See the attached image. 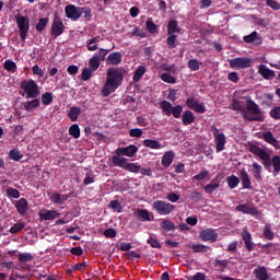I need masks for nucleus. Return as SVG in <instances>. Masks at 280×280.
Instances as JSON below:
<instances>
[{
    "label": "nucleus",
    "instance_id": "f257e3e1",
    "mask_svg": "<svg viewBox=\"0 0 280 280\" xmlns=\"http://www.w3.org/2000/svg\"><path fill=\"white\" fill-rule=\"evenodd\" d=\"M229 108L231 110H236L237 113H241L246 121H266V116L264 115L261 108L257 103H255V101L250 98L247 100L246 107L242 105V102H240V100L234 98L232 100ZM246 110L249 114H247Z\"/></svg>",
    "mask_w": 280,
    "mask_h": 280
},
{
    "label": "nucleus",
    "instance_id": "4be33fe9",
    "mask_svg": "<svg viewBox=\"0 0 280 280\" xmlns=\"http://www.w3.org/2000/svg\"><path fill=\"white\" fill-rule=\"evenodd\" d=\"M262 139L266 141V143H269V145H272L276 150H280V143L277 138L272 135V131H267L262 133Z\"/></svg>",
    "mask_w": 280,
    "mask_h": 280
},
{
    "label": "nucleus",
    "instance_id": "412c9836",
    "mask_svg": "<svg viewBox=\"0 0 280 280\" xmlns=\"http://www.w3.org/2000/svg\"><path fill=\"white\" fill-rule=\"evenodd\" d=\"M38 215L39 220H57L60 217V212L56 210H40Z\"/></svg>",
    "mask_w": 280,
    "mask_h": 280
},
{
    "label": "nucleus",
    "instance_id": "473e14b6",
    "mask_svg": "<svg viewBox=\"0 0 280 280\" xmlns=\"http://www.w3.org/2000/svg\"><path fill=\"white\" fill-rule=\"evenodd\" d=\"M245 43H256V45H261V37H259V34L257 31H254L252 34L244 36Z\"/></svg>",
    "mask_w": 280,
    "mask_h": 280
},
{
    "label": "nucleus",
    "instance_id": "393cba45",
    "mask_svg": "<svg viewBox=\"0 0 280 280\" xmlns=\"http://www.w3.org/2000/svg\"><path fill=\"white\" fill-rule=\"evenodd\" d=\"M252 170H253L254 180H256L257 183H261L262 180L261 172H264V167L261 166V164L254 162L252 164Z\"/></svg>",
    "mask_w": 280,
    "mask_h": 280
},
{
    "label": "nucleus",
    "instance_id": "69168bd1",
    "mask_svg": "<svg viewBox=\"0 0 280 280\" xmlns=\"http://www.w3.org/2000/svg\"><path fill=\"white\" fill-rule=\"evenodd\" d=\"M206 279H207V275H205L202 272H197L194 276L187 277V280H206Z\"/></svg>",
    "mask_w": 280,
    "mask_h": 280
},
{
    "label": "nucleus",
    "instance_id": "a211bd4d",
    "mask_svg": "<svg viewBox=\"0 0 280 280\" xmlns=\"http://www.w3.org/2000/svg\"><path fill=\"white\" fill-rule=\"evenodd\" d=\"M240 178L243 189H253V182L250 180V175H248L246 168L241 170Z\"/></svg>",
    "mask_w": 280,
    "mask_h": 280
},
{
    "label": "nucleus",
    "instance_id": "a18cd8bd",
    "mask_svg": "<svg viewBox=\"0 0 280 280\" xmlns=\"http://www.w3.org/2000/svg\"><path fill=\"white\" fill-rule=\"evenodd\" d=\"M147 30L150 34H156L159 32V26L154 24V21H152V18H149L145 22Z\"/></svg>",
    "mask_w": 280,
    "mask_h": 280
},
{
    "label": "nucleus",
    "instance_id": "f8f14e48",
    "mask_svg": "<svg viewBox=\"0 0 280 280\" xmlns=\"http://www.w3.org/2000/svg\"><path fill=\"white\" fill-rule=\"evenodd\" d=\"M82 7H75L73 4H68L65 8L67 19H71V21H78L82 16Z\"/></svg>",
    "mask_w": 280,
    "mask_h": 280
},
{
    "label": "nucleus",
    "instance_id": "c03bdc74",
    "mask_svg": "<svg viewBox=\"0 0 280 280\" xmlns=\"http://www.w3.org/2000/svg\"><path fill=\"white\" fill-rule=\"evenodd\" d=\"M262 234L265 240H269V241L275 240V232H272V225L270 224L265 225Z\"/></svg>",
    "mask_w": 280,
    "mask_h": 280
},
{
    "label": "nucleus",
    "instance_id": "e433bc0d",
    "mask_svg": "<svg viewBox=\"0 0 280 280\" xmlns=\"http://www.w3.org/2000/svg\"><path fill=\"white\" fill-rule=\"evenodd\" d=\"M147 71H148V69L145 68V66H139L138 69L133 73L132 81L139 82L141 80V78H143V75H145Z\"/></svg>",
    "mask_w": 280,
    "mask_h": 280
},
{
    "label": "nucleus",
    "instance_id": "a878e982",
    "mask_svg": "<svg viewBox=\"0 0 280 280\" xmlns=\"http://www.w3.org/2000/svg\"><path fill=\"white\" fill-rule=\"evenodd\" d=\"M69 198H71V195H60L59 192H55L50 196V200L54 205H65Z\"/></svg>",
    "mask_w": 280,
    "mask_h": 280
},
{
    "label": "nucleus",
    "instance_id": "1a4fd4ad",
    "mask_svg": "<svg viewBox=\"0 0 280 280\" xmlns=\"http://www.w3.org/2000/svg\"><path fill=\"white\" fill-rule=\"evenodd\" d=\"M152 207L160 215H170L176 209V206L163 200L154 201Z\"/></svg>",
    "mask_w": 280,
    "mask_h": 280
},
{
    "label": "nucleus",
    "instance_id": "ddd939ff",
    "mask_svg": "<svg viewBox=\"0 0 280 280\" xmlns=\"http://www.w3.org/2000/svg\"><path fill=\"white\" fill-rule=\"evenodd\" d=\"M186 106L190 108V110H195V113H199L200 115L207 113L205 104L198 103V101L194 100V97L187 98Z\"/></svg>",
    "mask_w": 280,
    "mask_h": 280
},
{
    "label": "nucleus",
    "instance_id": "6e6552de",
    "mask_svg": "<svg viewBox=\"0 0 280 280\" xmlns=\"http://www.w3.org/2000/svg\"><path fill=\"white\" fill-rule=\"evenodd\" d=\"M65 23L62 22V19H60V15L58 13H55L52 24L50 27V34L55 38H58V36H62L65 34Z\"/></svg>",
    "mask_w": 280,
    "mask_h": 280
},
{
    "label": "nucleus",
    "instance_id": "49530a36",
    "mask_svg": "<svg viewBox=\"0 0 280 280\" xmlns=\"http://www.w3.org/2000/svg\"><path fill=\"white\" fill-rule=\"evenodd\" d=\"M23 229H25V223L18 222L10 228L9 233H11L12 235H16V233H21Z\"/></svg>",
    "mask_w": 280,
    "mask_h": 280
},
{
    "label": "nucleus",
    "instance_id": "5701e85b",
    "mask_svg": "<svg viewBox=\"0 0 280 280\" xmlns=\"http://www.w3.org/2000/svg\"><path fill=\"white\" fill-rule=\"evenodd\" d=\"M258 73H260L264 80H272V78H276L275 70H270L266 65L258 67Z\"/></svg>",
    "mask_w": 280,
    "mask_h": 280
},
{
    "label": "nucleus",
    "instance_id": "bf43d9fd",
    "mask_svg": "<svg viewBox=\"0 0 280 280\" xmlns=\"http://www.w3.org/2000/svg\"><path fill=\"white\" fill-rule=\"evenodd\" d=\"M7 196L9 198L19 199V198H21V192L19 191V189L10 187L7 189Z\"/></svg>",
    "mask_w": 280,
    "mask_h": 280
},
{
    "label": "nucleus",
    "instance_id": "72a5a7b5",
    "mask_svg": "<svg viewBox=\"0 0 280 280\" xmlns=\"http://www.w3.org/2000/svg\"><path fill=\"white\" fill-rule=\"evenodd\" d=\"M82 115V109L78 106H72L69 109L68 117L71 121H78V118Z\"/></svg>",
    "mask_w": 280,
    "mask_h": 280
},
{
    "label": "nucleus",
    "instance_id": "4c0bfd02",
    "mask_svg": "<svg viewBox=\"0 0 280 280\" xmlns=\"http://www.w3.org/2000/svg\"><path fill=\"white\" fill-rule=\"evenodd\" d=\"M89 65H90L91 71H97V69H100V65H102V60L100 59V57L97 56V54H95V55L89 60Z\"/></svg>",
    "mask_w": 280,
    "mask_h": 280
},
{
    "label": "nucleus",
    "instance_id": "423d86ee",
    "mask_svg": "<svg viewBox=\"0 0 280 280\" xmlns=\"http://www.w3.org/2000/svg\"><path fill=\"white\" fill-rule=\"evenodd\" d=\"M160 108L164 115L170 117V115H173L175 119H180V115L183 114V105H176L172 106V103L170 101H162L160 103Z\"/></svg>",
    "mask_w": 280,
    "mask_h": 280
},
{
    "label": "nucleus",
    "instance_id": "f704fd0d",
    "mask_svg": "<svg viewBox=\"0 0 280 280\" xmlns=\"http://www.w3.org/2000/svg\"><path fill=\"white\" fill-rule=\"evenodd\" d=\"M174 163V152L173 151H167L164 153L162 158V165L164 167H170Z\"/></svg>",
    "mask_w": 280,
    "mask_h": 280
},
{
    "label": "nucleus",
    "instance_id": "8fccbe9b",
    "mask_svg": "<svg viewBox=\"0 0 280 280\" xmlns=\"http://www.w3.org/2000/svg\"><path fill=\"white\" fill-rule=\"evenodd\" d=\"M34 255L31 253H20L19 254V261L20 264H27V261H33Z\"/></svg>",
    "mask_w": 280,
    "mask_h": 280
},
{
    "label": "nucleus",
    "instance_id": "2f4dec72",
    "mask_svg": "<svg viewBox=\"0 0 280 280\" xmlns=\"http://www.w3.org/2000/svg\"><path fill=\"white\" fill-rule=\"evenodd\" d=\"M102 40V37L95 36L86 40L88 51H97V44Z\"/></svg>",
    "mask_w": 280,
    "mask_h": 280
},
{
    "label": "nucleus",
    "instance_id": "6e6d98bb",
    "mask_svg": "<svg viewBox=\"0 0 280 280\" xmlns=\"http://www.w3.org/2000/svg\"><path fill=\"white\" fill-rule=\"evenodd\" d=\"M176 40H178V35H168V37L166 38L168 49H176Z\"/></svg>",
    "mask_w": 280,
    "mask_h": 280
},
{
    "label": "nucleus",
    "instance_id": "f03ea898",
    "mask_svg": "<svg viewBox=\"0 0 280 280\" xmlns=\"http://www.w3.org/2000/svg\"><path fill=\"white\" fill-rule=\"evenodd\" d=\"M124 69L121 68H110L107 70L106 82L102 89V94L104 97H108L110 93H115L119 86H121V82H124Z\"/></svg>",
    "mask_w": 280,
    "mask_h": 280
},
{
    "label": "nucleus",
    "instance_id": "de8ad7c7",
    "mask_svg": "<svg viewBox=\"0 0 280 280\" xmlns=\"http://www.w3.org/2000/svg\"><path fill=\"white\" fill-rule=\"evenodd\" d=\"M9 159L11 161L19 162L21 161V159H23V155L21 154V151H19L18 149H12L9 151Z\"/></svg>",
    "mask_w": 280,
    "mask_h": 280
},
{
    "label": "nucleus",
    "instance_id": "052dcab7",
    "mask_svg": "<svg viewBox=\"0 0 280 280\" xmlns=\"http://www.w3.org/2000/svg\"><path fill=\"white\" fill-rule=\"evenodd\" d=\"M91 75H93V70H91L89 68H84L81 73V80L83 82H86V81L91 80Z\"/></svg>",
    "mask_w": 280,
    "mask_h": 280
},
{
    "label": "nucleus",
    "instance_id": "58836bf2",
    "mask_svg": "<svg viewBox=\"0 0 280 280\" xmlns=\"http://www.w3.org/2000/svg\"><path fill=\"white\" fill-rule=\"evenodd\" d=\"M188 248H191L195 253H207L208 250H211V247L202 244H189Z\"/></svg>",
    "mask_w": 280,
    "mask_h": 280
},
{
    "label": "nucleus",
    "instance_id": "c85d7f7f",
    "mask_svg": "<svg viewBox=\"0 0 280 280\" xmlns=\"http://www.w3.org/2000/svg\"><path fill=\"white\" fill-rule=\"evenodd\" d=\"M23 106L24 110H26L27 113H32L34 108H38L40 106V100L34 98L32 101H26L23 103Z\"/></svg>",
    "mask_w": 280,
    "mask_h": 280
},
{
    "label": "nucleus",
    "instance_id": "338daca9",
    "mask_svg": "<svg viewBox=\"0 0 280 280\" xmlns=\"http://www.w3.org/2000/svg\"><path fill=\"white\" fill-rule=\"evenodd\" d=\"M266 5L271 8V10H276V11L280 10V3L275 0H267Z\"/></svg>",
    "mask_w": 280,
    "mask_h": 280
},
{
    "label": "nucleus",
    "instance_id": "bb28decb",
    "mask_svg": "<svg viewBox=\"0 0 280 280\" xmlns=\"http://www.w3.org/2000/svg\"><path fill=\"white\" fill-rule=\"evenodd\" d=\"M214 143L217 152H222L224 150V147L226 145V136L221 132L214 138Z\"/></svg>",
    "mask_w": 280,
    "mask_h": 280
},
{
    "label": "nucleus",
    "instance_id": "3c124183",
    "mask_svg": "<svg viewBox=\"0 0 280 280\" xmlns=\"http://www.w3.org/2000/svg\"><path fill=\"white\" fill-rule=\"evenodd\" d=\"M161 81L166 82L167 84H176V77L170 74L168 72H164L161 74Z\"/></svg>",
    "mask_w": 280,
    "mask_h": 280
},
{
    "label": "nucleus",
    "instance_id": "39448f33",
    "mask_svg": "<svg viewBox=\"0 0 280 280\" xmlns=\"http://www.w3.org/2000/svg\"><path fill=\"white\" fill-rule=\"evenodd\" d=\"M22 91L26 95V100H36L40 95V90H38V84L34 80H24L20 84Z\"/></svg>",
    "mask_w": 280,
    "mask_h": 280
},
{
    "label": "nucleus",
    "instance_id": "79ce46f5",
    "mask_svg": "<svg viewBox=\"0 0 280 280\" xmlns=\"http://www.w3.org/2000/svg\"><path fill=\"white\" fill-rule=\"evenodd\" d=\"M160 226L164 230V231H176V224H174L172 222V220L170 219H164L161 223Z\"/></svg>",
    "mask_w": 280,
    "mask_h": 280
},
{
    "label": "nucleus",
    "instance_id": "c9c22d12",
    "mask_svg": "<svg viewBox=\"0 0 280 280\" xmlns=\"http://www.w3.org/2000/svg\"><path fill=\"white\" fill-rule=\"evenodd\" d=\"M214 268H217V270H219V272H225V270L229 268V260L228 259L220 260V259L215 258L214 259Z\"/></svg>",
    "mask_w": 280,
    "mask_h": 280
},
{
    "label": "nucleus",
    "instance_id": "f3484780",
    "mask_svg": "<svg viewBox=\"0 0 280 280\" xmlns=\"http://www.w3.org/2000/svg\"><path fill=\"white\" fill-rule=\"evenodd\" d=\"M124 59V55L119 51L110 52L106 58V65H112L117 67V65H121V60Z\"/></svg>",
    "mask_w": 280,
    "mask_h": 280
},
{
    "label": "nucleus",
    "instance_id": "aec40b11",
    "mask_svg": "<svg viewBox=\"0 0 280 280\" xmlns=\"http://www.w3.org/2000/svg\"><path fill=\"white\" fill-rule=\"evenodd\" d=\"M241 237L245 244L246 250H248V253H253L254 244H253V235L250 234V232H248L247 230H244L241 233Z\"/></svg>",
    "mask_w": 280,
    "mask_h": 280
},
{
    "label": "nucleus",
    "instance_id": "7ed1b4c3",
    "mask_svg": "<svg viewBox=\"0 0 280 280\" xmlns=\"http://www.w3.org/2000/svg\"><path fill=\"white\" fill-rule=\"evenodd\" d=\"M248 151L257 156L258 159H261L262 165L265 170H270V167H273V174L277 176L280 172V156L275 155L272 159H270V153L266 149H261V147L256 144H250Z\"/></svg>",
    "mask_w": 280,
    "mask_h": 280
},
{
    "label": "nucleus",
    "instance_id": "e2e57ef3",
    "mask_svg": "<svg viewBox=\"0 0 280 280\" xmlns=\"http://www.w3.org/2000/svg\"><path fill=\"white\" fill-rule=\"evenodd\" d=\"M143 136V130L139 129V128H133L130 129L129 131V137H133L136 139H139Z\"/></svg>",
    "mask_w": 280,
    "mask_h": 280
},
{
    "label": "nucleus",
    "instance_id": "0e129e2a",
    "mask_svg": "<svg viewBox=\"0 0 280 280\" xmlns=\"http://www.w3.org/2000/svg\"><path fill=\"white\" fill-rule=\"evenodd\" d=\"M209 176V171L203 170L199 174L195 175L192 178L194 180H205Z\"/></svg>",
    "mask_w": 280,
    "mask_h": 280
},
{
    "label": "nucleus",
    "instance_id": "6ab92c4d",
    "mask_svg": "<svg viewBox=\"0 0 280 280\" xmlns=\"http://www.w3.org/2000/svg\"><path fill=\"white\" fill-rule=\"evenodd\" d=\"M235 209L247 215H259V210L255 207H250L248 203L238 205Z\"/></svg>",
    "mask_w": 280,
    "mask_h": 280
},
{
    "label": "nucleus",
    "instance_id": "13d9d810",
    "mask_svg": "<svg viewBox=\"0 0 280 280\" xmlns=\"http://www.w3.org/2000/svg\"><path fill=\"white\" fill-rule=\"evenodd\" d=\"M109 209H113L114 211H117V213H121L124 211V208L121 207V203L119 200H113L108 205Z\"/></svg>",
    "mask_w": 280,
    "mask_h": 280
},
{
    "label": "nucleus",
    "instance_id": "dca6fc26",
    "mask_svg": "<svg viewBox=\"0 0 280 280\" xmlns=\"http://www.w3.org/2000/svg\"><path fill=\"white\" fill-rule=\"evenodd\" d=\"M14 207L20 215H26L27 211H30V203L25 198L14 201Z\"/></svg>",
    "mask_w": 280,
    "mask_h": 280
},
{
    "label": "nucleus",
    "instance_id": "2eb2a0df",
    "mask_svg": "<svg viewBox=\"0 0 280 280\" xmlns=\"http://www.w3.org/2000/svg\"><path fill=\"white\" fill-rule=\"evenodd\" d=\"M136 218L141 222H154V214H152L148 209H138Z\"/></svg>",
    "mask_w": 280,
    "mask_h": 280
},
{
    "label": "nucleus",
    "instance_id": "4468645a",
    "mask_svg": "<svg viewBox=\"0 0 280 280\" xmlns=\"http://www.w3.org/2000/svg\"><path fill=\"white\" fill-rule=\"evenodd\" d=\"M201 242H218V233L213 229L202 230L199 234Z\"/></svg>",
    "mask_w": 280,
    "mask_h": 280
},
{
    "label": "nucleus",
    "instance_id": "680f3d73",
    "mask_svg": "<svg viewBox=\"0 0 280 280\" xmlns=\"http://www.w3.org/2000/svg\"><path fill=\"white\" fill-rule=\"evenodd\" d=\"M93 183H95V175H93V173H86L85 178L83 179V185L86 187L93 185Z\"/></svg>",
    "mask_w": 280,
    "mask_h": 280
},
{
    "label": "nucleus",
    "instance_id": "b1692460",
    "mask_svg": "<svg viewBox=\"0 0 280 280\" xmlns=\"http://www.w3.org/2000/svg\"><path fill=\"white\" fill-rule=\"evenodd\" d=\"M196 121V115L194 112L187 109L182 114V124L183 126H191Z\"/></svg>",
    "mask_w": 280,
    "mask_h": 280
},
{
    "label": "nucleus",
    "instance_id": "9b49d317",
    "mask_svg": "<svg viewBox=\"0 0 280 280\" xmlns=\"http://www.w3.org/2000/svg\"><path fill=\"white\" fill-rule=\"evenodd\" d=\"M114 167H121L126 172H131V174H139L141 172V165L130 163L128 160H118V164H115Z\"/></svg>",
    "mask_w": 280,
    "mask_h": 280
},
{
    "label": "nucleus",
    "instance_id": "ea45409f",
    "mask_svg": "<svg viewBox=\"0 0 280 280\" xmlns=\"http://www.w3.org/2000/svg\"><path fill=\"white\" fill-rule=\"evenodd\" d=\"M219 188H220V182L217 179H212L210 184L203 187L206 194H213V191H215V189H219Z\"/></svg>",
    "mask_w": 280,
    "mask_h": 280
},
{
    "label": "nucleus",
    "instance_id": "20e7f679",
    "mask_svg": "<svg viewBox=\"0 0 280 280\" xmlns=\"http://www.w3.org/2000/svg\"><path fill=\"white\" fill-rule=\"evenodd\" d=\"M139 152V148L135 144H130L128 147H119L115 150V155L110 158V163L112 165H119V161H128L127 158L122 156H128L129 159H132L135 154Z\"/></svg>",
    "mask_w": 280,
    "mask_h": 280
},
{
    "label": "nucleus",
    "instance_id": "0eeeda50",
    "mask_svg": "<svg viewBox=\"0 0 280 280\" xmlns=\"http://www.w3.org/2000/svg\"><path fill=\"white\" fill-rule=\"evenodd\" d=\"M18 27H19V34L22 40L27 39V34L30 32V19L27 16L18 15L15 18Z\"/></svg>",
    "mask_w": 280,
    "mask_h": 280
},
{
    "label": "nucleus",
    "instance_id": "cd10ccee",
    "mask_svg": "<svg viewBox=\"0 0 280 280\" xmlns=\"http://www.w3.org/2000/svg\"><path fill=\"white\" fill-rule=\"evenodd\" d=\"M254 275L258 280L270 279V276L268 275V269H266V267H258L257 269H254Z\"/></svg>",
    "mask_w": 280,
    "mask_h": 280
},
{
    "label": "nucleus",
    "instance_id": "864d4df0",
    "mask_svg": "<svg viewBox=\"0 0 280 280\" xmlns=\"http://www.w3.org/2000/svg\"><path fill=\"white\" fill-rule=\"evenodd\" d=\"M69 135L70 137H73V139H80V126L78 124H73L69 128Z\"/></svg>",
    "mask_w": 280,
    "mask_h": 280
},
{
    "label": "nucleus",
    "instance_id": "37998d69",
    "mask_svg": "<svg viewBox=\"0 0 280 280\" xmlns=\"http://www.w3.org/2000/svg\"><path fill=\"white\" fill-rule=\"evenodd\" d=\"M129 38H132L133 36H137L138 38H145L148 36V33L143 32L141 27L135 26L133 31L131 33H128Z\"/></svg>",
    "mask_w": 280,
    "mask_h": 280
},
{
    "label": "nucleus",
    "instance_id": "4d7b16f0",
    "mask_svg": "<svg viewBox=\"0 0 280 280\" xmlns=\"http://www.w3.org/2000/svg\"><path fill=\"white\" fill-rule=\"evenodd\" d=\"M228 185L230 189H235V187L240 185V178L235 175H231L230 177H228Z\"/></svg>",
    "mask_w": 280,
    "mask_h": 280
},
{
    "label": "nucleus",
    "instance_id": "774afa93",
    "mask_svg": "<svg viewBox=\"0 0 280 280\" xmlns=\"http://www.w3.org/2000/svg\"><path fill=\"white\" fill-rule=\"evenodd\" d=\"M270 117H272V119H280V107L277 106L275 108H272L269 113Z\"/></svg>",
    "mask_w": 280,
    "mask_h": 280
},
{
    "label": "nucleus",
    "instance_id": "c756f323",
    "mask_svg": "<svg viewBox=\"0 0 280 280\" xmlns=\"http://www.w3.org/2000/svg\"><path fill=\"white\" fill-rule=\"evenodd\" d=\"M180 34V26H178V21L171 20L167 24V35Z\"/></svg>",
    "mask_w": 280,
    "mask_h": 280
},
{
    "label": "nucleus",
    "instance_id": "7c9ffc66",
    "mask_svg": "<svg viewBox=\"0 0 280 280\" xmlns=\"http://www.w3.org/2000/svg\"><path fill=\"white\" fill-rule=\"evenodd\" d=\"M142 145H144V148H150V150H161L163 148L161 142L153 139L143 140Z\"/></svg>",
    "mask_w": 280,
    "mask_h": 280
},
{
    "label": "nucleus",
    "instance_id": "603ef678",
    "mask_svg": "<svg viewBox=\"0 0 280 280\" xmlns=\"http://www.w3.org/2000/svg\"><path fill=\"white\" fill-rule=\"evenodd\" d=\"M54 102V94L51 92H46L42 94V104L44 106H49Z\"/></svg>",
    "mask_w": 280,
    "mask_h": 280
},
{
    "label": "nucleus",
    "instance_id": "09e8293b",
    "mask_svg": "<svg viewBox=\"0 0 280 280\" xmlns=\"http://www.w3.org/2000/svg\"><path fill=\"white\" fill-rule=\"evenodd\" d=\"M4 69L5 71H9V73H16V62L8 59L7 61H4Z\"/></svg>",
    "mask_w": 280,
    "mask_h": 280
},
{
    "label": "nucleus",
    "instance_id": "a19ab883",
    "mask_svg": "<svg viewBox=\"0 0 280 280\" xmlns=\"http://www.w3.org/2000/svg\"><path fill=\"white\" fill-rule=\"evenodd\" d=\"M47 25H49V18H40L35 26L36 32H45Z\"/></svg>",
    "mask_w": 280,
    "mask_h": 280
},
{
    "label": "nucleus",
    "instance_id": "5fc2aeb1",
    "mask_svg": "<svg viewBox=\"0 0 280 280\" xmlns=\"http://www.w3.org/2000/svg\"><path fill=\"white\" fill-rule=\"evenodd\" d=\"M200 65H202V62L198 61V59L188 60V69H190V71H199Z\"/></svg>",
    "mask_w": 280,
    "mask_h": 280
},
{
    "label": "nucleus",
    "instance_id": "9d476101",
    "mask_svg": "<svg viewBox=\"0 0 280 280\" xmlns=\"http://www.w3.org/2000/svg\"><path fill=\"white\" fill-rule=\"evenodd\" d=\"M231 69H248L253 60L248 57H236L230 61Z\"/></svg>",
    "mask_w": 280,
    "mask_h": 280
}]
</instances>
